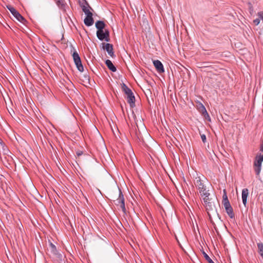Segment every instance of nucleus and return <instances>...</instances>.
<instances>
[{
	"mask_svg": "<svg viewBox=\"0 0 263 263\" xmlns=\"http://www.w3.org/2000/svg\"><path fill=\"white\" fill-rule=\"evenodd\" d=\"M257 249H258V253L261 256L263 259V243L262 242H258L257 243Z\"/></svg>",
	"mask_w": 263,
	"mask_h": 263,
	"instance_id": "22",
	"label": "nucleus"
},
{
	"mask_svg": "<svg viewBox=\"0 0 263 263\" xmlns=\"http://www.w3.org/2000/svg\"><path fill=\"white\" fill-rule=\"evenodd\" d=\"M249 195V190L247 188H245L242 190V203L245 207L247 202V198Z\"/></svg>",
	"mask_w": 263,
	"mask_h": 263,
	"instance_id": "15",
	"label": "nucleus"
},
{
	"mask_svg": "<svg viewBox=\"0 0 263 263\" xmlns=\"http://www.w3.org/2000/svg\"><path fill=\"white\" fill-rule=\"evenodd\" d=\"M220 154L219 151H217V156L218 157V155Z\"/></svg>",
	"mask_w": 263,
	"mask_h": 263,
	"instance_id": "38",
	"label": "nucleus"
},
{
	"mask_svg": "<svg viewBox=\"0 0 263 263\" xmlns=\"http://www.w3.org/2000/svg\"><path fill=\"white\" fill-rule=\"evenodd\" d=\"M153 64L159 73H161L164 72L163 65L159 60H157L153 61Z\"/></svg>",
	"mask_w": 263,
	"mask_h": 263,
	"instance_id": "12",
	"label": "nucleus"
},
{
	"mask_svg": "<svg viewBox=\"0 0 263 263\" xmlns=\"http://www.w3.org/2000/svg\"><path fill=\"white\" fill-rule=\"evenodd\" d=\"M84 1L85 5L83 3L80 4L83 11L85 13L86 16H92V13L90 11V9L92 11L93 9L89 5L88 3L86 1V0H84Z\"/></svg>",
	"mask_w": 263,
	"mask_h": 263,
	"instance_id": "11",
	"label": "nucleus"
},
{
	"mask_svg": "<svg viewBox=\"0 0 263 263\" xmlns=\"http://www.w3.org/2000/svg\"><path fill=\"white\" fill-rule=\"evenodd\" d=\"M209 263H215L213 260H211L210 262Z\"/></svg>",
	"mask_w": 263,
	"mask_h": 263,
	"instance_id": "37",
	"label": "nucleus"
},
{
	"mask_svg": "<svg viewBox=\"0 0 263 263\" xmlns=\"http://www.w3.org/2000/svg\"><path fill=\"white\" fill-rule=\"evenodd\" d=\"M50 145H51V147H52V148H53V146H52L51 144H50Z\"/></svg>",
	"mask_w": 263,
	"mask_h": 263,
	"instance_id": "40",
	"label": "nucleus"
},
{
	"mask_svg": "<svg viewBox=\"0 0 263 263\" xmlns=\"http://www.w3.org/2000/svg\"><path fill=\"white\" fill-rule=\"evenodd\" d=\"M260 148H263V139H262V143H261V144Z\"/></svg>",
	"mask_w": 263,
	"mask_h": 263,
	"instance_id": "34",
	"label": "nucleus"
},
{
	"mask_svg": "<svg viewBox=\"0 0 263 263\" xmlns=\"http://www.w3.org/2000/svg\"><path fill=\"white\" fill-rule=\"evenodd\" d=\"M133 150H134V148H132V152H133V156H135V153H134V151H133Z\"/></svg>",
	"mask_w": 263,
	"mask_h": 263,
	"instance_id": "32",
	"label": "nucleus"
},
{
	"mask_svg": "<svg viewBox=\"0 0 263 263\" xmlns=\"http://www.w3.org/2000/svg\"><path fill=\"white\" fill-rule=\"evenodd\" d=\"M204 67H210V66H208L207 64H205V65L203 66Z\"/></svg>",
	"mask_w": 263,
	"mask_h": 263,
	"instance_id": "36",
	"label": "nucleus"
},
{
	"mask_svg": "<svg viewBox=\"0 0 263 263\" xmlns=\"http://www.w3.org/2000/svg\"><path fill=\"white\" fill-rule=\"evenodd\" d=\"M56 258V260L58 263H65V260L66 259L65 256L63 255L59 252L53 255Z\"/></svg>",
	"mask_w": 263,
	"mask_h": 263,
	"instance_id": "17",
	"label": "nucleus"
},
{
	"mask_svg": "<svg viewBox=\"0 0 263 263\" xmlns=\"http://www.w3.org/2000/svg\"><path fill=\"white\" fill-rule=\"evenodd\" d=\"M208 152L209 153L212 159H213L212 155V154L214 155L216 157L218 158L217 151L216 149H209V151H208Z\"/></svg>",
	"mask_w": 263,
	"mask_h": 263,
	"instance_id": "23",
	"label": "nucleus"
},
{
	"mask_svg": "<svg viewBox=\"0 0 263 263\" xmlns=\"http://www.w3.org/2000/svg\"><path fill=\"white\" fill-rule=\"evenodd\" d=\"M223 192V194L222 196V204L223 205L224 209L226 210V212L229 216V217L231 219H234L235 214L233 211V208L232 207L230 203V201L228 199L226 190L224 189Z\"/></svg>",
	"mask_w": 263,
	"mask_h": 263,
	"instance_id": "3",
	"label": "nucleus"
},
{
	"mask_svg": "<svg viewBox=\"0 0 263 263\" xmlns=\"http://www.w3.org/2000/svg\"><path fill=\"white\" fill-rule=\"evenodd\" d=\"M84 24L87 26H90L93 25L94 23L92 16H86L84 20Z\"/></svg>",
	"mask_w": 263,
	"mask_h": 263,
	"instance_id": "20",
	"label": "nucleus"
},
{
	"mask_svg": "<svg viewBox=\"0 0 263 263\" xmlns=\"http://www.w3.org/2000/svg\"><path fill=\"white\" fill-rule=\"evenodd\" d=\"M201 139H202V141L204 143L205 142V140H206V136H205V135H202L201 136Z\"/></svg>",
	"mask_w": 263,
	"mask_h": 263,
	"instance_id": "28",
	"label": "nucleus"
},
{
	"mask_svg": "<svg viewBox=\"0 0 263 263\" xmlns=\"http://www.w3.org/2000/svg\"><path fill=\"white\" fill-rule=\"evenodd\" d=\"M204 67H210V66H208L207 64H205V65L203 66Z\"/></svg>",
	"mask_w": 263,
	"mask_h": 263,
	"instance_id": "35",
	"label": "nucleus"
},
{
	"mask_svg": "<svg viewBox=\"0 0 263 263\" xmlns=\"http://www.w3.org/2000/svg\"><path fill=\"white\" fill-rule=\"evenodd\" d=\"M258 16L261 20H263V11L259 12Z\"/></svg>",
	"mask_w": 263,
	"mask_h": 263,
	"instance_id": "30",
	"label": "nucleus"
},
{
	"mask_svg": "<svg viewBox=\"0 0 263 263\" xmlns=\"http://www.w3.org/2000/svg\"><path fill=\"white\" fill-rule=\"evenodd\" d=\"M13 154L10 152V149H0V157L7 160L8 161H12Z\"/></svg>",
	"mask_w": 263,
	"mask_h": 263,
	"instance_id": "8",
	"label": "nucleus"
},
{
	"mask_svg": "<svg viewBox=\"0 0 263 263\" xmlns=\"http://www.w3.org/2000/svg\"><path fill=\"white\" fill-rule=\"evenodd\" d=\"M205 259L208 261V262H210L211 260H212L211 258L209 256V255L204 251L203 249H202V250H201Z\"/></svg>",
	"mask_w": 263,
	"mask_h": 263,
	"instance_id": "24",
	"label": "nucleus"
},
{
	"mask_svg": "<svg viewBox=\"0 0 263 263\" xmlns=\"http://www.w3.org/2000/svg\"><path fill=\"white\" fill-rule=\"evenodd\" d=\"M77 155L78 157H80V156L82 155H87V154H85L84 152L81 151H78L77 153Z\"/></svg>",
	"mask_w": 263,
	"mask_h": 263,
	"instance_id": "25",
	"label": "nucleus"
},
{
	"mask_svg": "<svg viewBox=\"0 0 263 263\" xmlns=\"http://www.w3.org/2000/svg\"><path fill=\"white\" fill-rule=\"evenodd\" d=\"M101 45L102 48L104 50H105L111 57L113 58L115 57L114 52L113 51V46L112 44L109 43H102Z\"/></svg>",
	"mask_w": 263,
	"mask_h": 263,
	"instance_id": "10",
	"label": "nucleus"
},
{
	"mask_svg": "<svg viewBox=\"0 0 263 263\" xmlns=\"http://www.w3.org/2000/svg\"><path fill=\"white\" fill-rule=\"evenodd\" d=\"M196 182L195 184L196 186L197 187L198 190L199 191V193L200 195L201 194L205 193V192L207 191L206 190V188L204 184L202 182L201 178L200 177H197L195 178Z\"/></svg>",
	"mask_w": 263,
	"mask_h": 263,
	"instance_id": "9",
	"label": "nucleus"
},
{
	"mask_svg": "<svg viewBox=\"0 0 263 263\" xmlns=\"http://www.w3.org/2000/svg\"><path fill=\"white\" fill-rule=\"evenodd\" d=\"M5 146V143L3 142L2 139L0 138V147H4Z\"/></svg>",
	"mask_w": 263,
	"mask_h": 263,
	"instance_id": "29",
	"label": "nucleus"
},
{
	"mask_svg": "<svg viewBox=\"0 0 263 263\" xmlns=\"http://www.w3.org/2000/svg\"><path fill=\"white\" fill-rule=\"evenodd\" d=\"M97 36L99 40L102 41L109 42V32L107 29L97 31Z\"/></svg>",
	"mask_w": 263,
	"mask_h": 263,
	"instance_id": "6",
	"label": "nucleus"
},
{
	"mask_svg": "<svg viewBox=\"0 0 263 263\" xmlns=\"http://www.w3.org/2000/svg\"><path fill=\"white\" fill-rule=\"evenodd\" d=\"M105 64L109 70L112 72H115L117 70L116 67L113 65L111 61L109 60H107L105 61Z\"/></svg>",
	"mask_w": 263,
	"mask_h": 263,
	"instance_id": "21",
	"label": "nucleus"
},
{
	"mask_svg": "<svg viewBox=\"0 0 263 263\" xmlns=\"http://www.w3.org/2000/svg\"><path fill=\"white\" fill-rule=\"evenodd\" d=\"M49 243V248L50 250L51 253L54 255L57 253H58L59 251L57 249L56 246L51 241L50 239H48V241Z\"/></svg>",
	"mask_w": 263,
	"mask_h": 263,
	"instance_id": "19",
	"label": "nucleus"
},
{
	"mask_svg": "<svg viewBox=\"0 0 263 263\" xmlns=\"http://www.w3.org/2000/svg\"><path fill=\"white\" fill-rule=\"evenodd\" d=\"M219 151V154L224 157L228 158L231 154H232L231 149H216Z\"/></svg>",
	"mask_w": 263,
	"mask_h": 263,
	"instance_id": "16",
	"label": "nucleus"
},
{
	"mask_svg": "<svg viewBox=\"0 0 263 263\" xmlns=\"http://www.w3.org/2000/svg\"><path fill=\"white\" fill-rule=\"evenodd\" d=\"M72 57L78 69L81 72L83 71L84 68L82 64L81 59L77 51L74 50L72 54Z\"/></svg>",
	"mask_w": 263,
	"mask_h": 263,
	"instance_id": "7",
	"label": "nucleus"
},
{
	"mask_svg": "<svg viewBox=\"0 0 263 263\" xmlns=\"http://www.w3.org/2000/svg\"><path fill=\"white\" fill-rule=\"evenodd\" d=\"M200 196L202 197H203L204 203H209V201L211 202V201L212 200V199H214V197H210V194L209 192V190L205 192V193L201 194V195Z\"/></svg>",
	"mask_w": 263,
	"mask_h": 263,
	"instance_id": "14",
	"label": "nucleus"
},
{
	"mask_svg": "<svg viewBox=\"0 0 263 263\" xmlns=\"http://www.w3.org/2000/svg\"><path fill=\"white\" fill-rule=\"evenodd\" d=\"M203 205L205 208L206 211L207 212L208 216H209V219L211 223V224L213 225V228L216 231V232L218 234L219 232L218 231L217 228L213 220V219L212 218L211 214L213 215H216L217 217V218L222 221L221 220V216L217 212V208L216 206L218 205L220 207V204L219 203V201L218 200L216 196L214 197V199H212V200L211 202H209V203H203Z\"/></svg>",
	"mask_w": 263,
	"mask_h": 263,
	"instance_id": "1",
	"label": "nucleus"
},
{
	"mask_svg": "<svg viewBox=\"0 0 263 263\" xmlns=\"http://www.w3.org/2000/svg\"><path fill=\"white\" fill-rule=\"evenodd\" d=\"M7 8L17 20L24 25L26 24L27 21L14 7L11 5H8Z\"/></svg>",
	"mask_w": 263,
	"mask_h": 263,
	"instance_id": "5",
	"label": "nucleus"
},
{
	"mask_svg": "<svg viewBox=\"0 0 263 263\" xmlns=\"http://www.w3.org/2000/svg\"><path fill=\"white\" fill-rule=\"evenodd\" d=\"M183 182L186 184L187 185H188V184H187L186 182V180L185 179H184V178H183Z\"/></svg>",
	"mask_w": 263,
	"mask_h": 263,
	"instance_id": "33",
	"label": "nucleus"
},
{
	"mask_svg": "<svg viewBox=\"0 0 263 263\" xmlns=\"http://www.w3.org/2000/svg\"><path fill=\"white\" fill-rule=\"evenodd\" d=\"M121 88L122 91L127 96V101L129 104L130 106L134 107L135 106V98L132 90L123 83L121 84Z\"/></svg>",
	"mask_w": 263,
	"mask_h": 263,
	"instance_id": "4",
	"label": "nucleus"
},
{
	"mask_svg": "<svg viewBox=\"0 0 263 263\" xmlns=\"http://www.w3.org/2000/svg\"><path fill=\"white\" fill-rule=\"evenodd\" d=\"M198 109L199 112L203 116L205 119L209 121L211 120L210 117L207 112L205 107L202 104H199Z\"/></svg>",
	"mask_w": 263,
	"mask_h": 263,
	"instance_id": "13",
	"label": "nucleus"
},
{
	"mask_svg": "<svg viewBox=\"0 0 263 263\" xmlns=\"http://www.w3.org/2000/svg\"><path fill=\"white\" fill-rule=\"evenodd\" d=\"M106 150L107 152L109 154V152L108 151V148H106Z\"/></svg>",
	"mask_w": 263,
	"mask_h": 263,
	"instance_id": "39",
	"label": "nucleus"
},
{
	"mask_svg": "<svg viewBox=\"0 0 263 263\" xmlns=\"http://www.w3.org/2000/svg\"><path fill=\"white\" fill-rule=\"evenodd\" d=\"M109 197L111 200L116 205L120 206L122 212L124 213H126V209L125 208V198L124 195L118 186H117L115 188L112 189L109 194Z\"/></svg>",
	"mask_w": 263,
	"mask_h": 263,
	"instance_id": "2",
	"label": "nucleus"
},
{
	"mask_svg": "<svg viewBox=\"0 0 263 263\" xmlns=\"http://www.w3.org/2000/svg\"><path fill=\"white\" fill-rule=\"evenodd\" d=\"M95 25H96V27L98 29L97 31H100V30H103L106 29L105 28V26H106V24L103 21H97Z\"/></svg>",
	"mask_w": 263,
	"mask_h": 263,
	"instance_id": "18",
	"label": "nucleus"
},
{
	"mask_svg": "<svg viewBox=\"0 0 263 263\" xmlns=\"http://www.w3.org/2000/svg\"><path fill=\"white\" fill-rule=\"evenodd\" d=\"M54 153L55 154V155L57 158H58V153H57V151L55 150V149H54Z\"/></svg>",
	"mask_w": 263,
	"mask_h": 263,
	"instance_id": "31",
	"label": "nucleus"
},
{
	"mask_svg": "<svg viewBox=\"0 0 263 263\" xmlns=\"http://www.w3.org/2000/svg\"><path fill=\"white\" fill-rule=\"evenodd\" d=\"M172 155H173V157L175 159L177 158V159H179V156L177 152H176V155L174 154V152H172Z\"/></svg>",
	"mask_w": 263,
	"mask_h": 263,
	"instance_id": "27",
	"label": "nucleus"
},
{
	"mask_svg": "<svg viewBox=\"0 0 263 263\" xmlns=\"http://www.w3.org/2000/svg\"><path fill=\"white\" fill-rule=\"evenodd\" d=\"M253 22L255 25H258L259 24L260 20L259 18H256L253 21Z\"/></svg>",
	"mask_w": 263,
	"mask_h": 263,
	"instance_id": "26",
	"label": "nucleus"
}]
</instances>
